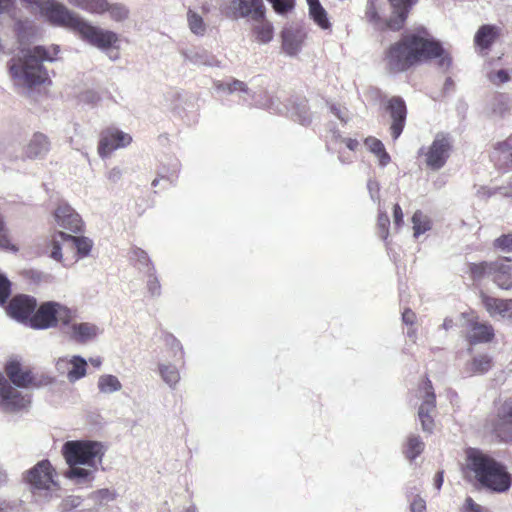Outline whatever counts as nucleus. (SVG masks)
<instances>
[{"label": "nucleus", "instance_id": "obj_23", "mask_svg": "<svg viewBox=\"0 0 512 512\" xmlns=\"http://www.w3.org/2000/svg\"><path fill=\"white\" fill-rule=\"evenodd\" d=\"M47 17L52 23L69 27L75 31L78 30L83 20L76 13L59 3H53L48 7Z\"/></svg>", "mask_w": 512, "mask_h": 512}, {"label": "nucleus", "instance_id": "obj_44", "mask_svg": "<svg viewBox=\"0 0 512 512\" xmlns=\"http://www.w3.org/2000/svg\"><path fill=\"white\" fill-rule=\"evenodd\" d=\"M68 2L81 10L97 15L101 14L104 7V0H68Z\"/></svg>", "mask_w": 512, "mask_h": 512}, {"label": "nucleus", "instance_id": "obj_58", "mask_svg": "<svg viewBox=\"0 0 512 512\" xmlns=\"http://www.w3.org/2000/svg\"><path fill=\"white\" fill-rule=\"evenodd\" d=\"M426 508L425 501L420 498L416 497L410 504L411 512H423Z\"/></svg>", "mask_w": 512, "mask_h": 512}, {"label": "nucleus", "instance_id": "obj_18", "mask_svg": "<svg viewBox=\"0 0 512 512\" xmlns=\"http://www.w3.org/2000/svg\"><path fill=\"white\" fill-rule=\"evenodd\" d=\"M61 329L71 340L81 344L92 341L101 332L99 327L95 324L73 322L72 319L67 323H63Z\"/></svg>", "mask_w": 512, "mask_h": 512}, {"label": "nucleus", "instance_id": "obj_53", "mask_svg": "<svg viewBox=\"0 0 512 512\" xmlns=\"http://www.w3.org/2000/svg\"><path fill=\"white\" fill-rule=\"evenodd\" d=\"M295 109L296 111L293 113L295 120L298 121L301 125H308L311 122V116L306 107V104H301Z\"/></svg>", "mask_w": 512, "mask_h": 512}, {"label": "nucleus", "instance_id": "obj_56", "mask_svg": "<svg viewBox=\"0 0 512 512\" xmlns=\"http://www.w3.org/2000/svg\"><path fill=\"white\" fill-rule=\"evenodd\" d=\"M330 111L341 122L347 123L349 121V113H348V110L346 108L337 106L335 104H331L330 105Z\"/></svg>", "mask_w": 512, "mask_h": 512}, {"label": "nucleus", "instance_id": "obj_27", "mask_svg": "<svg viewBox=\"0 0 512 512\" xmlns=\"http://www.w3.org/2000/svg\"><path fill=\"white\" fill-rule=\"evenodd\" d=\"M494 338V328L487 322L471 320L467 333V339L470 344H479L490 342Z\"/></svg>", "mask_w": 512, "mask_h": 512}, {"label": "nucleus", "instance_id": "obj_10", "mask_svg": "<svg viewBox=\"0 0 512 512\" xmlns=\"http://www.w3.org/2000/svg\"><path fill=\"white\" fill-rule=\"evenodd\" d=\"M221 12L229 18H247L258 21L265 17L264 0H228L220 6Z\"/></svg>", "mask_w": 512, "mask_h": 512}, {"label": "nucleus", "instance_id": "obj_63", "mask_svg": "<svg viewBox=\"0 0 512 512\" xmlns=\"http://www.w3.org/2000/svg\"><path fill=\"white\" fill-rule=\"evenodd\" d=\"M82 99L86 102L93 103L98 100V95L93 91H87L83 94Z\"/></svg>", "mask_w": 512, "mask_h": 512}, {"label": "nucleus", "instance_id": "obj_7", "mask_svg": "<svg viewBox=\"0 0 512 512\" xmlns=\"http://www.w3.org/2000/svg\"><path fill=\"white\" fill-rule=\"evenodd\" d=\"M92 246V240L87 237L73 236L63 231H56L48 238L45 253H49L48 256H63L64 252L87 256Z\"/></svg>", "mask_w": 512, "mask_h": 512}, {"label": "nucleus", "instance_id": "obj_29", "mask_svg": "<svg viewBox=\"0 0 512 512\" xmlns=\"http://www.w3.org/2000/svg\"><path fill=\"white\" fill-rule=\"evenodd\" d=\"M491 367V356L488 354H478L465 364L463 372L467 376L483 375L487 373Z\"/></svg>", "mask_w": 512, "mask_h": 512}, {"label": "nucleus", "instance_id": "obj_12", "mask_svg": "<svg viewBox=\"0 0 512 512\" xmlns=\"http://www.w3.org/2000/svg\"><path fill=\"white\" fill-rule=\"evenodd\" d=\"M510 260L511 258H503L502 260H497L490 265H474L471 268V271L475 277H481L485 274L491 275L493 281L499 288L508 290L512 287V272L509 264Z\"/></svg>", "mask_w": 512, "mask_h": 512}, {"label": "nucleus", "instance_id": "obj_34", "mask_svg": "<svg viewBox=\"0 0 512 512\" xmlns=\"http://www.w3.org/2000/svg\"><path fill=\"white\" fill-rule=\"evenodd\" d=\"M103 6L100 15L107 12L110 19L115 22H123L130 15L128 7L122 3H109L107 0H104Z\"/></svg>", "mask_w": 512, "mask_h": 512}, {"label": "nucleus", "instance_id": "obj_32", "mask_svg": "<svg viewBox=\"0 0 512 512\" xmlns=\"http://www.w3.org/2000/svg\"><path fill=\"white\" fill-rule=\"evenodd\" d=\"M497 28L493 25H482L475 34L474 42L481 49H488L497 38Z\"/></svg>", "mask_w": 512, "mask_h": 512}, {"label": "nucleus", "instance_id": "obj_49", "mask_svg": "<svg viewBox=\"0 0 512 512\" xmlns=\"http://www.w3.org/2000/svg\"><path fill=\"white\" fill-rule=\"evenodd\" d=\"M494 247L504 253H512V233L503 234L494 240Z\"/></svg>", "mask_w": 512, "mask_h": 512}, {"label": "nucleus", "instance_id": "obj_51", "mask_svg": "<svg viewBox=\"0 0 512 512\" xmlns=\"http://www.w3.org/2000/svg\"><path fill=\"white\" fill-rule=\"evenodd\" d=\"M11 294V282L0 272V305H3Z\"/></svg>", "mask_w": 512, "mask_h": 512}, {"label": "nucleus", "instance_id": "obj_40", "mask_svg": "<svg viewBox=\"0 0 512 512\" xmlns=\"http://www.w3.org/2000/svg\"><path fill=\"white\" fill-rule=\"evenodd\" d=\"M215 88L217 91H223L228 94H234V93L246 94V95L250 94V90L247 87V85L244 82H242L240 80H236V79L232 80V82H229V83H224V82H220V81L216 82Z\"/></svg>", "mask_w": 512, "mask_h": 512}, {"label": "nucleus", "instance_id": "obj_13", "mask_svg": "<svg viewBox=\"0 0 512 512\" xmlns=\"http://www.w3.org/2000/svg\"><path fill=\"white\" fill-rule=\"evenodd\" d=\"M77 32L84 41L103 51L111 48L119 40L115 32L94 26L84 19Z\"/></svg>", "mask_w": 512, "mask_h": 512}, {"label": "nucleus", "instance_id": "obj_46", "mask_svg": "<svg viewBox=\"0 0 512 512\" xmlns=\"http://www.w3.org/2000/svg\"><path fill=\"white\" fill-rule=\"evenodd\" d=\"M164 341L166 346L169 347L173 353V356L177 357L178 360L183 361L185 352L181 342L172 334H166Z\"/></svg>", "mask_w": 512, "mask_h": 512}, {"label": "nucleus", "instance_id": "obj_17", "mask_svg": "<svg viewBox=\"0 0 512 512\" xmlns=\"http://www.w3.org/2000/svg\"><path fill=\"white\" fill-rule=\"evenodd\" d=\"M493 432L504 442L512 441V398L504 400L497 407L496 417L492 422Z\"/></svg>", "mask_w": 512, "mask_h": 512}, {"label": "nucleus", "instance_id": "obj_8", "mask_svg": "<svg viewBox=\"0 0 512 512\" xmlns=\"http://www.w3.org/2000/svg\"><path fill=\"white\" fill-rule=\"evenodd\" d=\"M71 319H73V312L69 308L56 302H47L30 317L29 323L32 328L46 329L57 323L63 326V323Z\"/></svg>", "mask_w": 512, "mask_h": 512}, {"label": "nucleus", "instance_id": "obj_54", "mask_svg": "<svg viewBox=\"0 0 512 512\" xmlns=\"http://www.w3.org/2000/svg\"><path fill=\"white\" fill-rule=\"evenodd\" d=\"M489 81L495 85L506 83L510 79L509 72L505 69H500L495 72H490L487 75Z\"/></svg>", "mask_w": 512, "mask_h": 512}, {"label": "nucleus", "instance_id": "obj_41", "mask_svg": "<svg viewBox=\"0 0 512 512\" xmlns=\"http://www.w3.org/2000/svg\"><path fill=\"white\" fill-rule=\"evenodd\" d=\"M425 444L422 439L414 434H411L406 443L405 455L409 460L417 458L424 450Z\"/></svg>", "mask_w": 512, "mask_h": 512}, {"label": "nucleus", "instance_id": "obj_42", "mask_svg": "<svg viewBox=\"0 0 512 512\" xmlns=\"http://www.w3.org/2000/svg\"><path fill=\"white\" fill-rule=\"evenodd\" d=\"M0 249L5 253L16 254L19 252V248L16 244H14L9 235L8 230L6 228L4 218L0 214Z\"/></svg>", "mask_w": 512, "mask_h": 512}, {"label": "nucleus", "instance_id": "obj_16", "mask_svg": "<svg viewBox=\"0 0 512 512\" xmlns=\"http://www.w3.org/2000/svg\"><path fill=\"white\" fill-rule=\"evenodd\" d=\"M87 361L79 356L60 357L55 362L56 371L60 375H65L70 383H75L87 374Z\"/></svg>", "mask_w": 512, "mask_h": 512}, {"label": "nucleus", "instance_id": "obj_31", "mask_svg": "<svg viewBox=\"0 0 512 512\" xmlns=\"http://www.w3.org/2000/svg\"><path fill=\"white\" fill-rule=\"evenodd\" d=\"M309 6V15L313 21L324 30L330 29L331 23L326 10L319 0H306Z\"/></svg>", "mask_w": 512, "mask_h": 512}, {"label": "nucleus", "instance_id": "obj_19", "mask_svg": "<svg viewBox=\"0 0 512 512\" xmlns=\"http://www.w3.org/2000/svg\"><path fill=\"white\" fill-rule=\"evenodd\" d=\"M56 225L72 233H78L82 228L80 215L66 202H60L53 213Z\"/></svg>", "mask_w": 512, "mask_h": 512}, {"label": "nucleus", "instance_id": "obj_28", "mask_svg": "<svg viewBox=\"0 0 512 512\" xmlns=\"http://www.w3.org/2000/svg\"><path fill=\"white\" fill-rule=\"evenodd\" d=\"M50 150V142L46 135L43 133H35L29 140L26 148L25 155L30 159L44 157Z\"/></svg>", "mask_w": 512, "mask_h": 512}, {"label": "nucleus", "instance_id": "obj_45", "mask_svg": "<svg viewBox=\"0 0 512 512\" xmlns=\"http://www.w3.org/2000/svg\"><path fill=\"white\" fill-rule=\"evenodd\" d=\"M495 149L499 152L501 160L508 169H512V134L504 141L498 142Z\"/></svg>", "mask_w": 512, "mask_h": 512}, {"label": "nucleus", "instance_id": "obj_1", "mask_svg": "<svg viewBox=\"0 0 512 512\" xmlns=\"http://www.w3.org/2000/svg\"><path fill=\"white\" fill-rule=\"evenodd\" d=\"M432 58H439L438 65L442 69L451 65V58L444 54L441 44L421 28L402 35L392 44L385 52L384 62L390 72L398 73Z\"/></svg>", "mask_w": 512, "mask_h": 512}, {"label": "nucleus", "instance_id": "obj_5", "mask_svg": "<svg viewBox=\"0 0 512 512\" xmlns=\"http://www.w3.org/2000/svg\"><path fill=\"white\" fill-rule=\"evenodd\" d=\"M468 460V466L483 486L496 492H504L509 489L510 475L504 466L493 458L480 451L472 450L468 454Z\"/></svg>", "mask_w": 512, "mask_h": 512}, {"label": "nucleus", "instance_id": "obj_25", "mask_svg": "<svg viewBox=\"0 0 512 512\" xmlns=\"http://www.w3.org/2000/svg\"><path fill=\"white\" fill-rule=\"evenodd\" d=\"M5 373L7 379L16 388L28 391L27 389L33 384L34 376L27 367L22 366L18 361H10L5 366Z\"/></svg>", "mask_w": 512, "mask_h": 512}, {"label": "nucleus", "instance_id": "obj_26", "mask_svg": "<svg viewBox=\"0 0 512 512\" xmlns=\"http://www.w3.org/2000/svg\"><path fill=\"white\" fill-rule=\"evenodd\" d=\"M306 33L299 27H285L281 32L282 50L290 56H296L302 49Z\"/></svg>", "mask_w": 512, "mask_h": 512}, {"label": "nucleus", "instance_id": "obj_6", "mask_svg": "<svg viewBox=\"0 0 512 512\" xmlns=\"http://www.w3.org/2000/svg\"><path fill=\"white\" fill-rule=\"evenodd\" d=\"M389 2L392 8V16L388 20L380 15L373 0H368L366 18L376 29L398 31L403 27L411 8L418 0H389Z\"/></svg>", "mask_w": 512, "mask_h": 512}, {"label": "nucleus", "instance_id": "obj_11", "mask_svg": "<svg viewBox=\"0 0 512 512\" xmlns=\"http://www.w3.org/2000/svg\"><path fill=\"white\" fill-rule=\"evenodd\" d=\"M55 475L51 463L48 460H42L27 471L26 480L35 492H53L59 490Z\"/></svg>", "mask_w": 512, "mask_h": 512}, {"label": "nucleus", "instance_id": "obj_2", "mask_svg": "<svg viewBox=\"0 0 512 512\" xmlns=\"http://www.w3.org/2000/svg\"><path fill=\"white\" fill-rule=\"evenodd\" d=\"M61 451L68 465L63 475L76 485H91L96 473L103 469L106 450L100 442L70 440L63 444Z\"/></svg>", "mask_w": 512, "mask_h": 512}, {"label": "nucleus", "instance_id": "obj_43", "mask_svg": "<svg viewBox=\"0 0 512 512\" xmlns=\"http://www.w3.org/2000/svg\"><path fill=\"white\" fill-rule=\"evenodd\" d=\"M414 236L418 238L420 235L431 229L430 218L421 211H416L412 216Z\"/></svg>", "mask_w": 512, "mask_h": 512}, {"label": "nucleus", "instance_id": "obj_15", "mask_svg": "<svg viewBox=\"0 0 512 512\" xmlns=\"http://www.w3.org/2000/svg\"><path fill=\"white\" fill-rule=\"evenodd\" d=\"M419 391L422 403L418 410V417L422 430L424 432L431 433L434 427L432 413L435 411L436 397L430 380L424 381Z\"/></svg>", "mask_w": 512, "mask_h": 512}, {"label": "nucleus", "instance_id": "obj_37", "mask_svg": "<svg viewBox=\"0 0 512 512\" xmlns=\"http://www.w3.org/2000/svg\"><path fill=\"white\" fill-rule=\"evenodd\" d=\"M98 391L102 394H112L122 389L120 380L112 374L100 375L97 381Z\"/></svg>", "mask_w": 512, "mask_h": 512}, {"label": "nucleus", "instance_id": "obj_55", "mask_svg": "<svg viewBox=\"0 0 512 512\" xmlns=\"http://www.w3.org/2000/svg\"><path fill=\"white\" fill-rule=\"evenodd\" d=\"M367 189L370 194V198L373 202H379L380 200V185L379 183L374 179H369L367 182Z\"/></svg>", "mask_w": 512, "mask_h": 512}, {"label": "nucleus", "instance_id": "obj_36", "mask_svg": "<svg viewBox=\"0 0 512 512\" xmlns=\"http://www.w3.org/2000/svg\"><path fill=\"white\" fill-rule=\"evenodd\" d=\"M138 264L144 265L147 268L149 279L147 280V292L153 297L161 295V285L158 279L154 276V267L151 266L150 258H138Z\"/></svg>", "mask_w": 512, "mask_h": 512}, {"label": "nucleus", "instance_id": "obj_4", "mask_svg": "<svg viewBox=\"0 0 512 512\" xmlns=\"http://www.w3.org/2000/svg\"><path fill=\"white\" fill-rule=\"evenodd\" d=\"M468 460V466L483 486L496 492H504L509 489L510 475L504 466L493 458L480 451L472 450L468 454Z\"/></svg>", "mask_w": 512, "mask_h": 512}, {"label": "nucleus", "instance_id": "obj_38", "mask_svg": "<svg viewBox=\"0 0 512 512\" xmlns=\"http://www.w3.org/2000/svg\"><path fill=\"white\" fill-rule=\"evenodd\" d=\"M158 370L162 380L170 388H175L180 381V373L178 368L173 364L160 363L158 365Z\"/></svg>", "mask_w": 512, "mask_h": 512}, {"label": "nucleus", "instance_id": "obj_39", "mask_svg": "<svg viewBox=\"0 0 512 512\" xmlns=\"http://www.w3.org/2000/svg\"><path fill=\"white\" fill-rule=\"evenodd\" d=\"M187 23L190 31L193 34L197 36H203L206 33L207 25L204 22L202 16H200L192 9H189L187 12Z\"/></svg>", "mask_w": 512, "mask_h": 512}, {"label": "nucleus", "instance_id": "obj_60", "mask_svg": "<svg viewBox=\"0 0 512 512\" xmlns=\"http://www.w3.org/2000/svg\"><path fill=\"white\" fill-rule=\"evenodd\" d=\"M393 217H394L395 226L400 227L403 223V212H402L401 207L398 204L394 205Z\"/></svg>", "mask_w": 512, "mask_h": 512}, {"label": "nucleus", "instance_id": "obj_64", "mask_svg": "<svg viewBox=\"0 0 512 512\" xmlns=\"http://www.w3.org/2000/svg\"><path fill=\"white\" fill-rule=\"evenodd\" d=\"M15 0H0V14L7 11L14 3Z\"/></svg>", "mask_w": 512, "mask_h": 512}, {"label": "nucleus", "instance_id": "obj_20", "mask_svg": "<svg viewBox=\"0 0 512 512\" xmlns=\"http://www.w3.org/2000/svg\"><path fill=\"white\" fill-rule=\"evenodd\" d=\"M481 302L490 317L512 324V299H500L482 294Z\"/></svg>", "mask_w": 512, "mask_h": 512}, {"label": "nucleus", "instance_id": "obj_33", "mask_svg": "<svg viewBox=\"0 0 512 512\" xmlns=\"http://www.w3.org/2000/svg\"><path fill=\"white\" fill-rule=\"evenodd\" d=\"M255 22L256 24L253 26L252 32L256 41L261 44L271 42L274 35L273 25L269 21L265 20V17Z\"/></svg>", "mask_w": 512, "mask_h": 512}, {"label": "nucleus", "instance_id": "obj_21", "mask_svg": "<svg viewBox=\"0 0 512 512\" xmlns=\"http://www.w3.org/2000/svg\"><path fill=\"white\" fill-rule=\"evenodd\" d=\"M132 138L129 134L118 129H108L103 132L98 146V152L101 157H106L112 151L129 145Z\"/></svg>", "mask_w": 512, "mask_h": 512}, {"label": "nucleus", "instance_id": "obj_22", "mask_svg": "<svg viewBox=\"0 0 512 512\" xmlns=\"http://www.w3.org/2000/svg\"><path fill=\"white\" fill-rule=\"evenodd\" d=\"M36 300L28 295H16L8 304V315L18 322L29 321L36 308Z\"/></svg>", "mask_w": 512, "mask_h": 512}, {"label": "nucleus", "instance_id": "obj_48", "mask_svg": "<svg viewBox=\"0 0 512 512\" xmlns=\"http://www.w3.org/2000/svg\"><path fill=\"white\" fill-rule=\"evenodd\" d=\"M390 219L385 211L379 208L377 220L378 235L381 239H386L389 234Z\"/></svg>", "mask_w": 512, "mask_h": 512}, {"label": "nucleus", "instance_id": "obj_30", "mask_svg": "<svg viewBox=\"0 0 512 512\" xmlns=\"http://www.w3.org/2000/svg\"><path fill=\"white\" fill-rule=\"evenodd\" d=\"M182 55L185 60L195 65L214 66L217 63V60L213 55L201 48L185 50L182 52Z\"/></svg>", "mask_w": 512, "mask_h": 512}, {"label": "nucleus", "instance_id": "obj_3", "mask_svg": "<svg viewBox=\"0 0 512 512\" xmlns=\"http://www.w3.org/2000/svg\"><path fill=\"white\" fill-rule=\"evenodd\" d=\"M59 51L57 45L49 47L37 45L31 48H21L18 55L12 58L9 63L14 84L23 89L44 84L49 79L44 62L57 60Z\"/></svg>", "mask_w": 512, "mask_h": 512}, {"label": "nucleus", "instance_id": "obj_50", "mask_svg": "<svg viewBox=\"0 0 512 512\" xmlns=\"http://www.w3.org/2000/svg\"><path fill=\"white\" fill-rule=\"evenodd\" d=\"M276 13L284 15L294 8L295 0H268Z\"/></svg>", "mask_w": 512, "mask_h": 512}, {"label": "nucleus", "instance_id": "obj_57", "mask_svg": "<svg viewBox=\"0 0 512 512\" xmlns=\"http://www.w3.org/2000/svg\"><path fill=\"white\" fill-rule=\"evenodd\" d=\"M107 178L112 183H117L122 178V170L119 167H113L107 172Z\"/></svg>", "mask_w": 512, "mask_h": 512}, {"label": "nucleus", "instance_id": "obj_59", "mask_svg": "<svg viewBox=\"0 0 512 512\" xmlns=\"http://www.w3.org/2000/svg\"><path fill=\"white\" fill-rule=\"evenodd\" d=\"M416 320V314L409 308H406L402 313V321L406 325H413Z\"/></svg>", "mask_w": 512, "mask_h": 512}, {"label": "nucleus", "instance_id": "obj_14", "mask_svg": "<svg viewBox=\"0 0 512 512\" xmlns=\"http://www.w3.org/2000/svg\"><path fill=\"white\" fill-rule=\"evenodd\" d=\"M452 148L448 135L438 133L425 153L426 164L432 170L441 169L447 162Z\"/></svg>", "mask_w": 512, "mask_h": 512}, {"label": "nucleus", "instance_id": "obj_52", "mask_svg": "<svg viewBox=\"0 0 512 512\" xmlns=\"http://www.w3.org/2000/svg\"><path fill=\"white\" fill-rule=\"evenodd\" d=\"M82 503V499L80 496H68L63 499L60 504L61 512H71L73 509L79 507Z\"/></svg>", "mask_w": 512, "mask_h": 512}, {"label": "nucleus", "instance_id": "obj_47", "mask_svg": "<svg viewBox=\"0 0 512 512\" xmlns=\"http://www.w3.org/2000/svg\"><path fill=\"white\" fill-rule=\"evenodd\" d=\"M90 498L98 504L108 503L116 498V493L107 488L99 489L91 493Z\"/></svg>", "mask_w": 512, "mask_h": 512}, {"label": "nucleus", "instance_id": "obj_61", "mask_svg": "<svg viewBox=\"0 0 512 512\" xmlns=\"http://www.w3.org/2000/svg\"><path fill=\"white\" fill-rule=\"evenodd\" d=\"M465 508L467 512H484L483 508L475 503L471 498L466 499Z\"/></svg>", "mask_w": 512, "mask_h": 512}, {"label": "nucleus", "instance_id": "obj_62", "mask_svg": "<svg viewBox=\"0 0 512 512\" xmlns=\"http://www.w3.org/2000/svg\"><path fill=\"white\" fill-rule=\"evenodd\" d=\"M342 142L345 143L346 147L351 151H355L359 146V142L356 139L343 138Z\"/></svg>", "mask_w": 512, "mask_h": 512}, {"label": "nucleus", "instance_id": "obj_35", "mask_svg": "<svg viewBox=\"0 0 512 512\" xmlns=\"http://www.w3.org/2000/svg\"><path fill=\"white\" fill-rule=\"evenodd\" d=\"M365 146L370 152L378 157L379 165L385 167L391 161L390 155L387 153L383 143L374 137H368L365 139Z\"/></svg>", "mask_w": 512, "mask_h": 512}, {"label": "nucleus", "instance_id": "obj_24", "mask_svg": "<svg viewBox=\"0 0 512 512\" xmlns=\"http://www.w3.org/2000/svg\"><path fill=\"white\" fill-rule=\"evenodd\" d=\"M387 110L392 119L390 126L391 136L393 140H397L405 126L407 116L406 104L401 97H392L388 101Z\"/></svg>", "mask_w": 512, "mask_h": 512}, {"label": "nucleus", "instance_id": "obj_9", "mask_svg": "<svg viewBox=\"0 0 512 512\" xmlns=\"http://www.w3.org/2000/svg\"><path fill=\"white\" fill-rule=\"evenodd\" d=\"M30 403V393L16 388L4 374L0 373V410L15 413L26 409Z\"/></svg>", "mask_w": 512, "mask_h": 512}]
</instances>
